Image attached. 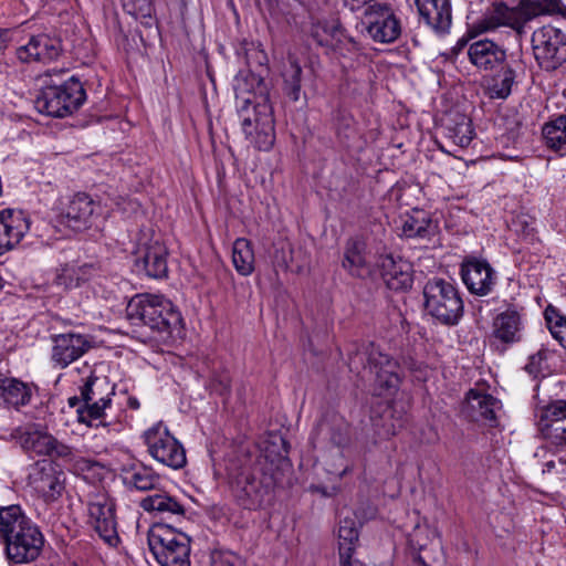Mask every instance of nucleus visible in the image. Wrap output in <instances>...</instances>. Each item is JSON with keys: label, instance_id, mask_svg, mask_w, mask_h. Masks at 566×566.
Segmentation results:
<instances>
[{"label": "nucleus", "instance_id": "nucleus-1", "mask_svg": "<svg viewBox=\"0 0 566 566\" xmlns=\"http://www.w3.org/2000/svg\"><path fill=\"white\" fill-rule=\"evenodd\" d=\"M238 114L245 137L259 150H269L275 140L273 107L261 74L240 71L233 80Z\"/></svg>", "mask_w": 566, "mask_h": 566}, {"label": "nucleus", "instance_id": "nucleus-2", "mask_svg": "<svg viewBox=\"0 0 566 566\" xmlns=\"http://www.w3.org/2000/svg\"><path fill=\"white\" fill-rule=\"evenodd\" d=\"M0 536L6 542L8 559L15 564L35 560L44 544L38 526L17 505L0 510Z\"/></svg>", "mask_w": 566, "mask_h": 566}, {"label": "nucleus", "instance_id": "nucleus-3", "mask_svg": "<svg viewBox=\"0 0 566 566\" xmlns=\"http://www.w3.org/2000/svg\"><path fill=\"white\" fill-rule=\"evenodd\" d=\"M126 315L134 325H146L167 335L179 328L182 321L169 300L148 293L135 295L127 304Z\"/></svg>", "mask_w": 566, "mask_h": 566}, {"label": "nucleus", "instance_id": "nucleus-4", "mask_svg": "<svg viewBox=\"0 0 566 566\" xmlns=\"http://www.w3.org/2000/svg\"><path fill=\"white\" fill-rule=\"evenodd\" d=\"M45 85L34 99L35 108L48 116L63 118L75 112L85 101L86 94L74 76L62 83L44 81Z\"/></svg>", "mask_w": 566, "mask_h": 566}, {"label": "nucleus", "instance_id": "nucleus-5", "mask_svg": "<svg viewBox=\"0 0 566 566\" xmlns=\"http://www.w3.org/2000/svg\"><path fill=\"white\" fill-rule=\"evenodd\" d=\"M424 311L438 323L457 325L463 316L464 306L455 286L443 279L433 277L423 287Z\"/></svg>", "mask_w": 566, "mask_h": 566}, {"label": "nucleus", "instance_id": "nucleus-6", "mask_svg": "<svg viewBox=\"0 0 566 566\" xmlns=\"http://www.w3.org/2000/svg\"><path fill=\"white\" fill-rule=\"evenodd\" d=\"M148 546L160 566H191L190 538L166 524L150 527Z\"/></svg>", "mask_w": 566, "mask_h": 566}, {"label": "nucleus", "instance_id": "nucleus-7", "mask_svg": "<svg viewBox=\"0 0 566 566\" xmlns=\"http://www.w3.org/2000/svg\"><path fill=\"white\" fill-rule=\"evenodd\" d=\"M11 436L27 453L45 455L64 462L75 459L74 448L59 441L40 424L31 423L19 427L12 431Z\"/></svg>", "mask_w": 566, "mask_h": 566}, {"label": "nucleus", "instance_id": "nucleus-8", "mask_svg": "<svg viewBox=\"0 0 566 566\" xmlns=\"http://www.w3.org/2000/svg\"><path fill=\"white\" fill-rule=\"evenodd\" d=\"M144 441L149 455L163 465L174 470L186 465L187 458L184 446L161 422L145 431Z\"/></svg>", "mask_w": 566, "mask_h": 566}, {"label": "nucleus", "instance_id": "nucleus-9", "mask_svg": "<svg viewBox=\"0 0 566 566\" xmlns=\"http://www.w3.org/2000/svg\"><path fill=\"white\" fill-rule=\"evenodd\" d=\"M532 49L542 69L556 70L566 61V34L553 25L538 28L532 35Z\"/></svg>", "mask_w": 566, "mask_h": 566}, {"label": "nucleus", "instance_id": "nucleus-10", "mask_svg": "<svg viewBox=\"0 0 566 566\" xmlns=\"http://www.w3.org/2000/svg\"><path fill=\"white\" fill-rule=\"evenodd\" d=\"M363 24L376 42H394L401 32L400 23L388 2L370 3L363 13Z\"/></svg>", "mask_w": 566, "mask_h": 566}, {"label": "nucleus", "instance_id": "nucleus-11", "mask_svg": "<svg viewBox=\"0 0 566 566\" xmlns=\"http://www.w3.org/2000/svg\"><path fill=\"white\" fill-rule=\"evenodd\" d=\"M363 355L367 360L365 368L375 375V384L379 389L378 395L396 390L400 384L399 364L373 344L365 349Z\"/></svg>", "mask_w": 566, "mask_h": 566}, {"label": "nucleus", "instance_id": "nucleus-12", "mask_svg": "<svg viewBox=\"0 0 566 566\" xmlns=\"http://www.w3.org/2000/svg\"><path fill=\"white\" fill-rule=\"evenodd\" d=\"M90 523L99 537L109 546L119 543L117 522L115 517V502L106 494H96L88 503Z\"/></svg>", "mask_w": 566, "mask_h": 566}, {"label": "nucleus", "instance_id": "nucleus-13", "mask_svg": "<svg viewBox=\"0 0 566 566\" xmlns=\"http://www.w3.org/2000/svg\"><path fill=\"white\" fill-rule=\"evenodd\" d=\"M536 417L537 430L547 443L566 446V400H554L541 407Z\"/></svg>", "mask_w": 566, "mask_h": 566}, {"label": "nucleus", "instance_id": "nucleus-14", "mask_svg": "<svg viewBox=\"0 0 566 566\" xmlns=\"http://www.w3.org/2000/svg\"><path fill=\"white\" fill-rule=\"evenodd\" d=\"M28 483L44 501L52 502L64 491V473L52 461H38L30 469Z\"/></svg>", "mask_w": 566, "mask_h": 566}, {"label": "nucleus", "instance_id": "nucleus-15", "mask_svg": "<svg viewBox=\"0 0 566 566\" xmlns=\"http://www.w3.org/2000/svg\"><path fill=\"white\" fill-rule=\"evenodd\" d=\"M51 360L57 368L64 369L81 358L93 347V338L78 333L52 335Z\"/></svg>", "mask_w": 566, "mask_h": 566}, {"label": "nucleus", "instance_id": "nucleus-16", "mask_svg": "<svg viewBox=\"0 0 566 566\" xmlns=\"http://www.w3.org/2000/svg\"><path fill=\"white\" fill-rule=\"evenodd\" d=\"M136 255L137 266L142 264L148 276L154 279H161L166 276L168 272V251L159 239H148L147 234L142 231V237L138 239Z\"/></svg>", "mask_w": 566, "mask_h": 566}, {"label": "nucleus", "instance_id": "nucleus-17", "mask_svg": "<svg viewBox=\"0 0 566 566\" xmlns=\"http://www.w3.org/2000/svg\"><path fill=\"white\" fill-rule=\"evenodd\" d=\"M61 40L45 33L30 36L29 41L17 49V57L23 63L50 62L60 56Z\"/></svg>", "mask_w": 566, "mask_h": 566}, {"label": "nucleus", "instance_id": "nucleus-18", "mask_svg": "<svg viewBox=\"0 0 566 566\" xmlns=\"http://www.w3.org/2000/svg\"><path fill=\"white\" fill-rule=\"evenodd\" d=\"M533 20L527 1L522 0L516 7L509 8L501 3L494 6L492 11L485 18V29H495L496 27H510L516 31L517 34L524 33L525 24Z\"/></svg>", "mask_w": 566, "mask_h": 566}, {"label": "nucleus", "instance_id": "nucleus-19", "mask_svg": "<svg viewBox=\"0 0 566 566\" xmlns=\"http://www.w3.org/2000/svg\"><path fill=\"white\" fill-rule=\"evenodd\" d=\"M29 229V219L22 211L0 210V255L17 247Z\"/></svg>", "mask_w": 566, "mask_h": 566}, {"label": "nucleus", "instance_id": "nucleus-20", "mask_svg": "<svg viewBox=\"0 0 566 566\" xmlns=\"http://www.w3.org/2000/svg\"><path fill=\"white\" fill-rule=\"evenodd\" d=\"M93 274V266L90 264L74 265L63 264L55 270V275L52 284L48 285V300L51 303H56L61 300V293H55L54 289L67 292L72 289L81 286L87 282Z\"/></svg>", "mask_w": 566, "mask_h": 566}, {"label": "nucleus", "instance_id": "nucleus-21", "mask_svg": "<svg viewBox=\"0 0 566 566\" xmlns=\"http://www.w3.org/2000/svg\"><path fill=\"white\" fill-rule=\"evenodd\" d=\"M461 275L468 290L480 296L488 295L495 284V272L483 260H468L462 265Z\"/></svg>", "mask_w": 566, "mask_h": 566}, {"label": "nucleus", "instance_id": "nucleus-22", "mask_svg": "<svg viewBox=\"0 0 566 566\" xmlns=\"http://www.w3.org/2000/svg\"><path fill=\"white\" fill-rule=\"evenodd\" d=\"M97 208L98 205L87 193H75L63 209V222L74 230L86 229L91 227Z\"/></svg>", "mask_w": 566, "mask_h": 566}, {"label": "nucleus", "instance_id": "nucleus-23", "mask_svg": "<svg viewBox=\"0 0 566 566\" xmlns=\"http://www.w3.org/2000/svg\"><path fill=\"white\" fill-rule=\"evenodd\" d=\"M420 17L439 34L449 31L452 22L450 0H416Z\"/></svg>", "mask_w": 566, "mask_h": 566}, {"label": "nucleus", "instance_id": "nucleus-24", "mask_svg": "<svg viewBox=\"0 0 566 566\" xmlns=\"http://www.w3.org/2000/svg\"><path fill=\"white\" fill-rule=\"evenodd\" d=\"M379 268L387 287L403 291L411 287L413 279L411 264L402 259L395 260L392 255L380 256Z\"/></svg>", "mask_w": 566, "mask_h": 566}, {"label": "nucleus", "instance_id": "nucleus-25", "mask_svg": "<svg viewBox=\"0 0 566 566\" xmlns=\"http://www.w3.org/2000/svg\"><path fill=\"white\" fill-rule=\"evenodd\" d=\"M234 495L242 507L255 510L264 504L270 490L254 476L242 474L235 481Z\"/></svg>", "mask_w": 566, "mask_h": 566}, {"label": "nucleus", "instance_id": "nucleus-26", "mask_svg": "<svg viewBox=\"0 0 566 566\" xmlns=\"http://www.w3.org/2000/svg\"><path fill=\"white\" fill-rule=\"evenodd\" d=\"M465 408L472 420L494 422L495 412L501 408V402L484 389L473 388L465 396Z\"/></svg>", "mask_w": 566, "mask_h": 566}, {"label": "nucleus", "instance_id": "nucleus-27", "mask_svg": "<svg viewBox=\"0 0 566 566\" xmlns=\"http://www.w3.org/2000/svg\"><path fill=\"white\" fill-rule=\"evenodd\" d=\"M140 507L146 512L166 518L184 517L186 515L185 505L177 497L163 491L144 497L140 501Z\"/></svg>", "mask_w": 566, "mask_h": 566}, {"label": "nucleus", "instance_id": "nucleus-28", "mask_svg": "<svg viewBox=\"0 0 566 566\" xmlns=\"http://www.w3.org/2000/svg\"><path fill=\"white\" fill-rule=\"evenodd\" d=\"M468 55L472 64L479 69L492 70L504 62L506 54L496 43L481 40L469 46Z\"/></svg>", "mask_w": 566, "mask_h": 566}, {"label": "nucleus", "instance_id": "nucleus-29", "mask_svg": "<svg viewBox=\"0 0 566 566\" xmlns=\"http://www.w3.org/2000/svg\"><path fill=\"white\" fill-rule=\"evenodd\" d=\"M522 322L514 310L500 313L493 322V335L502 344L510 345L521 342Z\"/></svg>", "mask_w": 566, "mask_h": 566}, {"label": "nucleus", "instance_id": "nucleus-30", "mask_svg": "<svg viewBox=\"0 0 566 566\" xmlns=\"http://www.w3.org/2000/svg\"><path fill=\"white\" fill-rule=\"evenodd\" d=\"M534 458L542 464L544 474L564 476L566 474V446H542Z\"/></svg>", "mask_w": 566, "mask_h": 566}, {"label": "nucleus", "instance_id": "nucleus-31", "mask_svg": "<svg viewBox=\"0 0 566 566\" xmlns=\"http://www.w3.org/2000/svg\"><path fill=\"white\" fill-rule=\"evenodd\" d=\"M281 76L284 95L292 102L300 101L302 96L303 70L294 54L289 53Z\"/></svg>", "mask_w": 566, "mask_h": 566}, {"label": "nucleus", "instance_id": "nucleus-32", "mask_svg": "<svg viewBox=\"0 0 566 566\" xmlns=\"http://www.w3.org/2000/svg\"><path fill=\"white\" fill-rule=\"evenodd\" d=\"M366 242L360 237L347 240L344 252L343 266L350 275L361 277L368 270L365 259Z\"/></svg>", "mask_w": 566, "mask_h": 566}, {"label": "nucleus", "instance_id": "nucleus-33", "mask_svg": "<svg viewBox=\"0 0 566 566\" xmlns=\"http://www.w3.org/2000/svg\"><path fill=\"white\" fill-rule=\"evenodd\" d=\"M31 388L28 384L0 373V398L14 408L25 406L31 399Z\"/></svg>", "mask_w": 566, "mask_h": 566}, {"label": "nucleus", "instance_id": "nucleus-34", "mask_svg": "<svg viewBox=\"0 0 566 566\" xmlns=\"http://www.w3.org/2000/svg\"><path fill=\"white\" fill-rule=\"evenodd\" d=\"M313 38L322 46L338 48L348 41L353 46H356V42L345 35L344 30L337 22H318L313 27Z\"/></svg>", "mask_w": 566, "mask_h": 566}, {"label": "nucleus", "instance_id": "nucleus-35", "mask_svg": "<svg viewBox=\"0 0 566 566\" xmlns=\"http://www.w3.org/2000/svg\"><path fill=\"white\" fill-rule=\"evenodd\" d=\"M433 223L424 210L413 209L401 224V232L407 238H426L433 231Z\"/></svg>", "mask_w": 566, "mask_h": 566}, {"label": "nucleus", "instance_id": "nucleus-36", "mask_svg": "<svg viewBox=\"0 0 566 566\" xmlns=\"http://www.w3.org/2000/svg\"><path fill=\"white\" fill-rule=\"evenodd\" d=\"M254 252L252 244L244 238L234 241L232 248V263L237 272L242 276H248L254 271Z\"/></svg>", "mask_w": 566, "mask_h": 566}, {"label": "nucleus", "instance_id": "nucleus-37", "mask_svg": "<svg viewBox=\"0 0 566 566\" xmlns=\"http://www.w3.org/2000/svg\"><path fill=\"white\" fill-rule=\"evenodd\" d=\"M84 406H81L77 412L78 422L85 423L92 428L106 427V422L103 421L104 410L111 403V399L101 397L96 401H83Z\"/></svg>", "mask_w": 566, "mask_h": 566}, {"label": "nucleus", "instance_id": "nucleus-38", "mask_svg": "<svg viewBox=\"0 0 566 566\" xmlns=\"http://www.w3.org/2000/svg\"><path fill=\"white\" fill-rule=\"evenodd\" d=\"M542 134L548 148L566 153V115H559L546 123Z\"/></svg>", "mask_w": 566, "mask_h": 566}, {"label": "nucleus", "instance_id": "nucleus-39", "mask_svg": "<svg viewBox=\"0 0 566 566\" xmlns=\"http://www.w3.org/2000/svg\"><path fill=\"white\" fill-rule=\"evenodd\" d=\"M447 137L460 147H468L473 139L471 119L463 114H455L447 125Z\"/></svg>", "mask_w": 566, "mask_h": 566}, {"label": "nucleus", "instance_id": "nucleus-40", "mask_svg": "<svg viewBox=\"0 0 566 566\" xmlns=\"http://www.w3.org/2000/svg\"><path fill=\"white\" fill-rule=\"evenodd\" d=\"M126 482L139 491L157 490L160 478L150 468L140 467L133 470L126 478Z\"/></svg>", "mask_w": 566, "mask_h": 566}, {"label": "nucleus", "instance_id": "nucleus-41", "mask_svg": "<svg viewBox=\"0 0 566 566\" xmlns=\"http://www.w3.org/2000/svg\"><path fill=\"white\" fill-rule=\"evenodd\" d=\"M515 80V71L510 67H503L492 80L489 85V95L491 98H506L512 91V85Z\"/></svg>", "mask_w": 566, "mask_h": 566}, {"label": "nucleus", "instance_id": "nucleus-42", "mask_svg": "<svg viewBox=\"0 0 566 566\" xmlns=\"http://www.w3.org/2000/svg\"><path fill=\"white\" fill-rule=\"evenodd\" d=\"M544 316L552 336L566 348V316L553 305L545 308Z\"/></svg>", "mask_w": 566, "mask_h": 566}, {"label": "nucleus", "instance_id": "nucleus-43", "mask_svg": "<svg viewBox=\"0 0 566 566\" xmlns=\"http://www.w3.org/2000/svg\"><path fill=\"white\" fill-rule=\"evenodd\" d=\"M84 368L88 369V376L80 388L81 399L82 401H96L103 397L102 394L107 389V382L96 377L87 365H84Z\"/></svg>", "mask_w": 566, "mask_h": 566}, {"label": "nucleus", "instance_id": "nucleus-44", "mask_svg": "<svg viewBox=\"0 0 566 566\" xmlns=\"http://www.w3.org/2000/svg\"><path fill=\"white\" fill-rule=\"evenodd\" d=\"M358 536L356 521L350 517L342 520L338 528L339 552L343 546L350 547L352 552H355V544L358 542Z\"/></svg>", "mask_w": 566, "mask_h": 566}, {"label": "nucleus", "instance_id": "nucleus-45", "mask_svg": "<svg viewBox=\"0 0 566 566\" xmlns=\"http://www.w3.org/2000/svg\"><path fill=\"white\" fill-rule=\"evenodd\" d=\"M533 19L544 15L566 12L562 0H526Z\"/></svg>", "mask_w": 566, "mask_h": 566}, {"label": "nucleus", "instance_id": "nucleus-46", "mask_svg": "<svg viewBox=\"0 0 566 566\" xmlns=\"http://www.w3.org/2000/svg\"><path fill=\"white\" fill-rule=\"evenodd\" d=\"M268 55L266 53L260 49L259 46H253L247 51V63L249 66L255 65L261 67V70L255 73V75L261 74L262 78L264 80V73L268 72L266 64H268ZM252 72V70H250Z\"/></svg>", "mask_w": 566, "mask_h": 566}, {"label": "nucleus", "instance_id": "nucleus-47", "mask_svg": "<svg viewBox=\"0 0 566 566\" xmlns=\"http://www.w3.org/2000/svg\"><path fill=\"white\" fill-rule=\"evenodd\" d=\"M124 10L135 17H149L151 13V0H122Z\"/></svg>", "mask_w": 566, "mask_h": 566}, {"label": "nucleus", "instance_id": "nucleus-48", "mask_svg": "<svg viewBox=\"0 0 566 566\" xmlns=\"http://www.w3.org/2000/svg\"><path fill=\"white\" fill-rule=\"evenodd\" d=\"M240 562V557L230 551L214 549L211 553V566H238Z\"/></svg>", "mask_w": 566, "mask_h": 566}, {"label": "nucleus", "instance_id": "nucleus-49", "mask_svg": "<svg viewBox=\"0 0 566 566\" xmlns=\"http://www.w3.org/2000/svg\"><path fill=\"white\" fill-rule=\"evenodd\" d=\"M293 249L291 244L286 243L281 247L280 250L275 252V262L277 265L283 266L285 269L290 268L293 263Z\"/></svg>", "mask_w": 566, "mask_h": 566}, {"label": "nucleus", "instance_id": "nucleus-50", "mask_svg": "<svg viewBox=\"0 0 566 566\" xmlns=\"http://www.w3.org/2000/svg\"><path fill=\"white\" fill-rule=\"evenodd\" d=\"M543 359H544V354L542 352H538L537 354L532 355L528 358V363L525 365V370L530 375L536 377L542 369L541 366H542Z\"/></svg>", "mask_w": 566, "mask_h": 566}, {"label": "nucleus", "instance_id": "nucleus-51", "mask_svg": "<svg viewBox=\"0 0 566 566\" xmlns=\"http://www.w3.org/2000/svg\"><path fill=\"white\" fill-rule=\"evenodd\" d=\"M212 389L216 390L219 395H228L231 388L230 378L227 375L219 376L212 380Z\"/></svg>", "mask_w": 566, "mask_h": 566}, {"label": "nucleus", "instance_id": "nucleus-52", "mask_svg": "<svg viewBox=\"0 0 566 566\" xmlns=\"http://www.w3.org/2000/svg\"><path fill=\"white\" fill-rule=\"evenodd\" d=\"M353 554L350 547L343 546L339 553L340 566H364L358 559H353Z\"/></svg>", "mask_w": 566, "mask_h": 566}, {"label": "nucleus", "instance_id": "nucleus-53", "mask_svg": "<svg viewBox=\"0 0 566 566\" xmlns=\"http://www.w3.org/2000/svg\"><path fill=\"white\" fill-rule=\"evenodd\" d=\"M336 128L339 132L342 128L350 129L354 123L353 117L349 114L338 112L335 116Z\"/></svg>", "mask_w": 566, "mask_h": 566}, {"label": "nucleus", "instance_id": "nucleus-54", "mask_svg": "<svg viewBox=\"0 0 566 566\" xmlns=\"http://www.w3.org/2000/svg\"><path fill=\"white\" fill-rule=\"evenodd\" d=\"M332 441L335 446L342 447L348 440V432L346 426H340L339 430L332 436Z\"/></svg>", "mask_w": 566, "mask_h": 566}, {"label": "nucleus", "instance_id": "nucleus-55", "mask_svg": "<svg viewBox=\"0 0 566 566\" xmlns=\"http://www.w3.org/2000/svg\"><path fill=\"white\" fill-rule=\"evenodd\" d=\"M345 6H347L352 11L366 9L370 3L378 2L377 0H344Z\"/></svg>", "mask_w": 566, "mask_h": 566}, {"label": "nucleus", "instance_id": "nucleus-56", "mask_svg": "<svg viewBox=\"0 0 566 566\" xmlns=\"http://www.w3.org/2000/svg\"><path fill=\"white\" fill-rule=\"evenodd\" d=\"M8 43V32L0 30V53L6 49Z\"/></svg>", "mask_w": 566, "mask_h": 566}, {"label": "nucleus", "instance_id": "nucleus-57", "mask_svg": "<svg viewBox=\"0 0 566 566\" xmlns=\"http://www.w3.org/2000/svg\"><path fill=\"white\" fill-rule=\"evenodd\" d=\"M468 44V41L465 39H461L458 41L457 45L454 46V52L458 53L461 51L465 45Z\"/></svg>", "mask_w": 566, "mask_h": 566}, {"label": "nucleus", "instance_id": "nucleus-58", "mask_svg": "<svg viewBox=\"0 0 566 566\" xmlns=\"http://www.w3.org/2000/svg\"><path fill=\"white\" fill-rule=\"evenodd\" d=\"M81 400H82L81 397H76V396L71 397V398H69V405L71 407H75Z\"/></svg>", "mask_w": 566, "mask_h": 566}, {"label": "nucleus", "instance_id": "nucleus-59", "mask_svg": "<svg viewBox=\"0 0 566 566\" xmlns=\"http://www.w3.org/2000/svg\"><path fill=\"white\" fill-rule=\"evenodd\" d=\"M417 563H418L420 566H430V565L426 562L424 557H422L421 555H419V556H418V558H417Z\"/></svg>", "mask_w": 566, "mask_h": 566}, {"label": "nucleus", "instance_id": "nucleus-60", "mask_svg": "<svg viewBox=\"0 0 566 566\" xmlns=\"http://www.w3.org/2000/svg\"><path fill=\"white\" fill-rule=\"evenodd\" d=\"M129 405H130L132 407H134V408H137V407L139 406L136 399H134V400H133V399H130V400H129Z\"/></svg>", "mask_w": 566, "mask_h": 566}, {"label": "nucleus", "instance_id": "nucleus-61", "mask_svg": "<svg viewBox=\"0 0 566 566\" xmlns=\"http://www.w3.org/2000/svg\"><path fill=\"white\" fill-rule=\"evenodd\" d=\"M315 491L321 492L323 495H327L326 491L322 488H315Z\"/></svg>", "mask_w": 566, "mask_h": 566}, {"label": "nucleus", "instance_id": "nucleus-62", "mask_svg": "<svg viewBox=\"0 0 566 566\" xmlns=\"http://www.w3.org/2000/svg\"><path fill=\"white\" fill-rule=\"evenodd\" d=\"M349 471L348 467H346L342 472H339V476H344Z\"/></svg>", "mask_w": 566, "mask_h": 566}, {"label": "nucleus", "instance_id": "nucleus-63", "mask_svg": "<svg viewBox=\"0 0 566 566\" xmlns=\"http://www.w3.org/2000/svg\"><path fill=\"white\" fill-rule=\"evenodd\" d=\"M2 286H3L2 277L0 276V290L2 289Z\"/></svg>", "mask_w": 566, "mask_h": 566}]
</instances>
